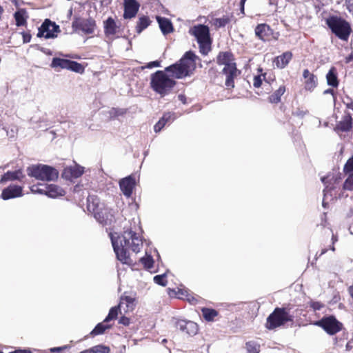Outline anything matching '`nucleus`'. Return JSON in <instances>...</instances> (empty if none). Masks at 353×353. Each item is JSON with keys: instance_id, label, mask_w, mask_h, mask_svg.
I'll return each mask as SVG.
<instances>
[{"instance_id": "1", "label": "nucleus", "mask_w": 353, "mask_h": 353, "mask_svg": "<svg viewBox=\"0 0 353 353\" xmlns=\"http://www.w3.org/2000/svg\"><path fill=\"white\" fill-rule=\"evenodd\" d=\"M195 54L189 51L179 62L166 67L164 70H157L150 75V88L161 97L171 92L176 85L173 79L189 76L196 68Z\"/></svg>"}, {"instance_id": "2", "label": "nucleus", "mask_w": 353, "mask_h": 353, "mask_svg": "<svg viewBox=\"0 0 353 353\" xmlns=\"http://www.w3.org/2000/svg\"><path fill=\"white\" fill-rule=\"evenodd\" d=\"M111 241L117 259L125 264L130 263L128 250L131 249L137 253L141 250L143 244L139 234L131 229L125 230L121 236L117 237L112 234Z\"/></svg>"}, {"instance_id": "3", "label": "nucleus", "mask_w": 353, "mask_h": 353, "mask_svg": "<svg viewBox=\"0 0 353 353\" xmlns=\"http://www.w3.org/2000/svg\"><path fill=\"white\" fill-rule=\"evenodd\" d=\"M326 24L339 39L347 42L352 32L350 23L346 20L336 17L332 16L326 19Z\"/></svg>"}, {"instance_id": "4", "label": "nucleus", "mask_w": 353, "mask_h": 353, "mask_svg": "<svg viewBox=\"0 0 353 353\" xmlns=\"http://www.w3.org/2000/svg\"><path fill=\"white\" fill-rule=\"evenodd\" d=\"M189 33L196 38L200 52L207 54L211 50L212 43L209 28L202 24L196 25L189 30Z\"/></svg>"}, {"instance_id": "5", "label": "nucleus", "mask_w": 353, "mask_h": 353, "mask_svg": "<svg viewBox=\"0 0 353 353\" xmlns=\"http://www.w3.org/2000/svg\"><path fill=\"white\" fill-rule=\"evenodd\" d=\"M27 172L29 176L41 181H54L59 176L56 169L47 165H33L28 168Z\"/></svg>"}, {"instance_id": "6", "label": "nucleus", "mask_w": 353, "mask_h": 353, "mask_svg": "<svg viewBox=\"0 0 353 353\" xmlns=\"http://www.w3.org/2000/svg\"><path fill=\"white\" fill-rule=\"evenodd\" d=\"M231 57V53L228 52L220 53L218 57V61L220 64L225 65L223 72L226 76V86L233 88L234 86V77L237 75V69L236 64L232 62Z\"/></svg>"}, {"instance_id": "7", "label": "nucleus", "mask_w": 353, "mask_h": 353, "mask_svg": "<svg viewBox=\"0 0 353 353\" xmlns=\"http://www.w3.org/2000/svg\"><path fill=\"white\" fill-rule=\"evenodd\" d=\"M288 321H292V316L289 314L288 310L284 307H276L268 317L266 327L273 330Z\"/></svg>"}, {"instance_id": "8", "label": "nucleus", "mask_w": 353, "mask_h": 353, "mask_svg": "<svg viewBox=\"0 0 353 353\" xmlns=\"http://www.w3.org/2000/svg\"><path fill=\"white\" fill-rule=\"evenodd\" d=\"M314 325L322 327L328 334L334 335L342 330L343 325L334 316H324Z\"/></svg>"}, {"instance_id": "9", "label": "nucleus", "mask_w": 353, "mask_h": 353, "mask_svg": "<svg viewBox=\"0 0 353 353\" xmlns=\"http://www.w3.org/2000/svg\"><path fill=\"white\" fill-rule=\"evenodd\" d=\"M60 32V28L50 19H46L38 30L37 37L46 39H54Z\"/></svg>"}, {"instance_id": "10", "label": "nucleus", "mask_w": 353, "mask_h": 353, "mask_svg": "<svg viewBox=\"0 0 353 353\" xmlns=\"http://www.w3.org/2000/svg\"><path fill=\"white\" fill-rule=\"evenodd\" d=\"M51 67L53 68L67 69L79 73H82L84 70L83 67L79 63L57 57L52 59Z\"/></svg>"}, {"instance_id": "11", "label": "nucleus", "mask_w": 353, "mask_h": 353, "mask_svg": "<svg viewBox=\"0 0 353 353\" xmlns=\"http://www.w3.org/2000/svg\"><path fill=\"white\" fill-rule=\"evenodd\" d=\"M72 27L75 31L81 30L84 34H90L94 33L96 23L92 19H76L72 22Z\"/></svg>"}, {"instance_id": "12", "label": "nucleus", "mask_w": 353, "mask_h": 353, "mask_svg": "<svg viewBox=\"0 0 353 353\" xmlns=\"http://www.w3.org/2000/svg\"><path fill=\"white\" fill-rule=\"evenodd\" d=\"M175 325L176 328L189 336H194L198 332L197 324L191 321L177 320L175 322Z\"/></svg>"}, {"instance_id": "13", "label": "nucleus", "mask_w": 353, "mask_h": 353, "mask_svg": "<svg viewBox=\"0 0 353 353\" xmlns=\"http://www.w3.org/2000/svg\"><path fill=\"white\" fill-rule=\"evenodd\" d=\"M124 13L123 18H134L139 9L140 5L137 0H123Z\"/></svg>"}, {"instance_id": "14", "label": "nucleus", "mask_w": 353, "mask_h": 353, "mask_svg": "<svg viewBox=\"0 0 353 353\" xmlns=\"http://www.w3.org/2000/svg\"><path fill=\"white\" fill-rule=\"evenodd\" d=\"M119 186L123 194L129 198L131 196L135 186V179L132 176L123 178L120 181Z\"/></svg>"}, {"instance_id": "15", "label": "nucleus", "mask_w": 353, "mask_h": 353, "mask_svg": "<svg viewBox=\"0 0 353 353\" xmlns=\"http://www.w3.org/2000/svg\"><path fill=\"white\" fill-rule=\"evenodd\" d=\"M84 172V168L77 164L74 166H70L65 168L63 171V176L68 179L72 180V179H77L80 177Z\"/></svg>"}, {"instance_id": "16", "label": "nucleus", "mask_w": 353, "mask_h": 353, "mask_svg": "<svg viewBox=\"0 0 353 353\" xmlns=\"http://www.w3.org/2000/svg\"><path fill=\"white\" fill-rule=\"evenodd\" d=\"M22 196V187L16 185H11L3 190L1 197L3 200L19 197Z\"/></svg>"}, {"instance_id": "17", "label": "nucleus", "mask_w": 353, "mask_h": 353, "mask_svg": "<svg viewBox=\"0 0 353 353\" xmlns=\"http://www.w3.org/2000/svg\"><path fill=\"white\" fill-rule=\"evenodd\" d=\"M156 19L163 34L166 35L173 32L174 28L169 19L160 16H157Z\"/></svg>"}, {"instance_id": "18", "label": "nucleus", "mask_w": 353, "mask_h": 353, "mask_svg": "<svg viewBox=\"0 0 353 353\" xmlns=\"http://www.w3.org/2000/svg\"><path fill=\"white\" fill-rule=\"evenodd\" d=\"M352 128V118L350 114L345 115L336 128V132H348Z\"/></svg>"}, {"instance_id": "19", "label": "nucleus", "mask_w": 353, "mask_h": 353, "mask_svg": "<svg viewBox=\"0 0 353 353\" xmlns=\"http://www.w3.org/2000/svg\"><path fill=\"white\" fill-rule=\"evenodd\" d=\"M303 76L305 79V88L307 90H313L317 85V78L310 73L307 69L304 70Z\"/></svg>"}, {"instance_id": "20", "label": "nucleus", "mask_w": 353, "mask_h": 353, "mask_svg": "<svg viewBox=\"0 0 353 353\" xmlns=\"http://www.w3.org/2000/svg\"><path fill=\"white\" fill-rule=\"evenodd\" d=\"M87 208L88 210L92 214L102 210L101 205L97 196L94 195H90L88 196Z\"/></svg>"}, {"instance_id": "21", "label": "nucleus", "mask_w": 353, "mask_h": 353, "mask_svg": "<svg viewBox=\"0 0 353 353\" xmlns=\"http://www.w3.org/2000/svg\"><path fill=\"white\" fill-rule=\"evenodd\" d=\"M292 57V54L290 52H285L281 55L276 57L274 60V63L278 68L282 69L287 66Z\"/></svg>"}, {"instance_id": "22", "label": "nucleus", "mask_w": 353, "mask_h": 353, "mask_svg": "<svg viewBox=\"0 0 353 353\" xmlns=\"http://www.w3.org/2000/svg\"><path fill=\"white\" fill-rule=\"evenodd\" d=\"M65 192L59 186L54 184H50L46 186V194L50 198H57L64 196Z\"/></svg>"}, {"instance_id": "23", "label": "nucleus", "mask_w": 353, "mask_h": 353, "mask_svg": "<svg viewBox=\"0 0 353 353\" xmlns=\"http://www.w3.org/2000/svg\"><path fill=\"white\" fill-rule=\"evenodd\" d=\"M14 18L16 21L17 26H23L26 25L28 15L26 10L21 8L14 12Z\"/></svg>"}, {"instance_id": "24", "label": "nucleus", "mask_w": 353, "mask_h": 353, "mask_svg": "<svg viewBox=\"0 0 353 353\" xmlns=\"http://www.w3.org/2000/svg\"><path fill=\"white\" fill-rule=\"evenodd\" d=\"M270 28L269 26L266 24H259L255 28L256 36L263 41L267 39V37L270 34Z\"/></svg>"}, {"instance_id": "25", "label": "nucleus", "mask_w": 353, "mask_h": 353, "mask_svg": "<svg viewBox=\"0 0 353 353\" xmlns=\"http://www.w3.org/2000/svg\"><path fill=\"white\" fill-rule=\"evenodd\" d=\"M117 26L112 17H108L104 21L105 33L107 35H114L117 32Z\"/></svg>"}, {"instance_id": "26", "label": "nucleus", "mask_w": 353, "mask_h": 353, "mask_svg": "<svg viewBox=\"0 0 353 353\" xmlns=\"http://www.w3.org/2000/svg\"><path fill=\"white\" fill-rule=\"evenodd\" d=\"M327 83L329 85L336 88L339 85L336 68L332 67L326 74Z\"/></svg>"}, {"instance_id": "27", "label": "nucleus", "mask_w": 353, "mask_h": 353, "mask_svg": "<svg viewBox=\"0 0 353 353\" xmlns=\"http://www.w3.org/2000/svg\"><path fill=\"white\" fill-rule=\"evenodd\" d=\"M151 23V21L148 16H141L139 18L136 26V31L140 34L143 30L147 28Z\"/></svg>"}, {"instance_id": "28", "label": "nucleus", "mask_w": 353, "mask_h": 353, "mask_svg": "<svg viewBox=\"0 0 353 353\" xmlns=\"http://www.w3.org/2000/svg\"><path fill=\"white\" fill-rule=\"evenodd\" d=\"M21 174L20 170L10 172L8 171L5 173L1 178L0 183L2 184L6 183L9 181H14L18 179Z\"/></svg>"}, {"instance_id": "29", "label": "nucleus", "mask_w": 353, "mask_h": 353, "mask_svg": "<svg viewBox=\"0 0 353 353\" xmlns=\"http://www.w3.org/2000/svg\"><path fill=\"white\" fill-rule=\"evenodd\" d=\"M110 352V349L109 347L104 345H97L79 353H109Z\"/></svg>"}, {"instance_id": "30", "label": "nucleus", "mask_w": 353, "mask_h": 353, "mask_svg": "<svg viewBox=\"0 0 353 353\" xmlns=\"http://www.w3.org/2000/svg\"><path fill=\"white\" fill-rule=\"evenodd\" d=\"M107 323L108 322H104L103 321V322L98 323L90 332V335L97 336L103 334L106 330L111 327V325L107 324Z\"/></svg>"}, {"instance_id": "31", "label": "nucleus", "mask_w": 353, "mask_h": 353, "mask_svg": "<svg viewBox=\"0 0 353 353\" xmlns=\"http://www.w3.org/2000/svg\"><path fill=\"white\" fill-rule=\"evenodd\" d=\"M285 86H280L272 95L270 96L269 100L271 103H277L281 101V96L285 93Z\"/></svg>"}, {"instance_id": "32", "label": "nucleus", "mask_w": 353, "mask_h": 353, "mask_svg": "<svg viewBox=\"0 0 353 353\" xmlns=\"http://www.w3.org/2000/svg\"><path fill=\"white\" fill-rule=\"evenodd\" d=\"M202 314L203 318L208 321H211L214 319L215 316H217L218 313L215 310L210 309V308H203L202 309Z\"/></svg>"}, {"instance_id": "33", "label": "nucleus", "mask_w": 353, "mask_h": 353, "mask_svg": "<svg viewBox=\"0 0 353 353\" xmlns=\"http://www.w3.org/2000/svg\"><path fill=\"white\" fill-rule=\"evenodd\" d=\"M120 307H121V303L118 306L112 307L110 310L108 316L104 319V322H109L110 321H111L112 319H117L118 314H119V311L120 310Z\"/></svg>"}, {"instance_id": "34", "label": "nucleus", "mask_w": 353, "mask_h": 353, "mask_svg": "<svg viewBox=\"0 0 353 353\" xmlns=\"http://www.w3.org/2000/svg\"><path fill=\"white\" fill-rule=\"evenodd\" d=\"M94 218L97 220L98 222L103 225H107L108 223V217H105V213L101 210L97 211L93 214Z\"/></svg>"}, {"instance_id": "35", "label": "nucleus", "mask_w": 353, "mask_h": 353, "mask_svg": "<svg viewBox=\"0 0 353 353\" xmlns=\"http://www.w3.org/2000/svg\"><path fill=\"white\" fill-rule=\"evenodd\" d=\"M46 186L45 185H34L30 188L31 192L35 194H46Z\"/></svg>"}, {"instance_id": "36", "label": "nucleus", "mask_w": 353, "mask_h": 353, "mask_svg": "<svg viewBox=\"0 0 353 353\" xmlns=\"http://www.w3.org/2000/svg\"><path fill=\"white\" fill-rule=\"evenodd\" d=\"M343 188L346 190H353V172L350 173L343 183Z\"/></svg>"}, {"instance_id": "37", "label": "nucleus", "mask_w": 353, "mask_h": 353, "mask_svg": "<svg viewBox=\"0 0 353 353\" xmlns=\"http://www.w3.org/2000/svg\"><path fill=\"white\" fill-rule=\"evenodd\" d=\"M141 261L147 269H151L153 267L154 260L150 255H147L145 257L141 258Z\"/></svg>"}, {"instance_id": "38", "label": "nucleus", "mask_w": 353, "mask_h": 353, "mask_svg": "<svg viewBox=\"0 0 353 353\" xmlns=\"http://www.w3.org/2000/svg\"><path fill=\"white\" fill-rule=\"evenodd\" d=\"M228 23V18H216L213 19L212 24L216 28H221L224 27L227 23Z\"/></svg>"}, {"instance_id": "39", "label": "nucleus", "mask_w": 353, "mask_h": 353, "mask_svg": "<svg viewBox=\"0 0 353 353\" xmlns=\"http://www.w3.org/2000/svg\"><path fill=\"white\" fill-rule=\"evenodd\" d=\"M165 277H166L165 274L156 275L154 277L153 280L155 283L160 285L161 286H165L167 285V280H166Z\"/></svg>"}, {"instance_id": "40", "label": "nucleus", "mask_w": 353, "mask_h": 353, "mask_svg": "<svg viewBox=\"0 0 353 353\" xmlns=\"http://www.w3.org/2000/svg\"><path fill=\"white\" fill-rule=\"evenodd\" d=\"M176 119L175 113L174 112H166L161 117V120L165 122V124L167 123H171Z\"/></svg>"}, {"instance_id": "41", "label": "nucleus", "mask_w": 353, "mask_h": 353, "mask_svg": "<svg viewBox=\"0 0 353 353\" xmlns=\"http://www.w3.org/2000/svg\"><path fill=\"white\" fill-rule=\"evenodd\" d=\"M248 353H259V346L253 342H248L246 343Z\"/></svg>"}, {"instance_id": "42", "label": "nucleus", "mask_w": 353, "mask_h": 353, "mask_svg": "<svg viewBox=\"0 0 353 353\" xmlns=\"http://www.w3.org/2000/svg\"><path fill=\"white\" fill-rule=\"evenodd\" d=\"M343 170L345 173L353 172V156L350 158L345 164Z\"/></svg>"}, {"instance_id": "43", "label": "nucleus", "mask_w": 353, "mask_h": 353, "mask_svg": "<svg viewBox=\"0 0 353 353\" xmlns=\"http://www.w3.org/2000/svg\"><path fill=\"white\" fill-rule=\"evenodd\" d=\"M310 307L314 310H321L323 307V305L318 301H312L310 303Z\"/></svg>"}, {"instance_id": "44", "label": "nucleus", "mask_w": 353, "mask_h": 353, "mask_svg": "<svg viewBox=\"0 0 353 353\" xmlns=\"http://www.w3.org/2000/svg\"><path fill=\"white\" fill-rule=\"evenodd\" d=\"M262 83V77L261 75H257L254 77L253 80V85L255 88H259Z\"/></svg>"}, {"instance_id": "45", "label": "nucleus", "mask_w": 353, "mask_h": 353, "mask_svg": "<svg viewBox=\"0 0 353 353\" xmlns=\"http://www.w3.org/2000/svg\"><path fill=\"white\" fill-rule=\"evenodd\" d=\"M165 125V122L160 119L154 126V130L156 132H159Z\"/></svg>"}, {"instance_id": "46", "label": "nucleus", "mask_w": 353, "mask_h": 353, "mask_svg": "<svg viewBox=\"0 0 353 353\" xmlns=\"http://www.w3.org/2000/svg\"><path fill=\"white\" fill-rule=\"evenodd\" d=\"M345 6L349 12L353 14V0H345Z\"/></svg>"}, {"instance_id": "47", "label": "nucleus", "mask_w": 353, "mask_h": 353, "mask_svg": "<svg viewBox=\"0 0 353 353\" xmlns=\"http://www.w3.org/2000/svg\"><path fill=\"white\" fill-rule=\"evenodd\" d=\"M69 348L68 345H63L61 347H52L50 349V352H60L62 350H66Z\"/></svg>"}, {"instance_id": "48", "label": "nucleus", "mask_w": 353, "mask_h": 353, "mask_svg": "<svg viewBox=\"0 0 353 353\" xmlns=\"http://www.w3.org/2000/svg\"><path fill=\"white\" fill-rule=\"evenodd\" d=\"M23 41L24 43H29L31 40V34L28 32H22Z\"/></svg>"}, {"instance_id": "49", "label": "nucleus", "mask_w": 353, "mask_h": 353, "mask_svg": "<svg viewBox=\"0 0 353 353\" xmlns=\"http://www.w3.org/2000/svg\"><path fill=\"white\" fill-rule=\"evenodd\" d=\"M123 301L126 302L128 306H129V305H132L134 303V299L130 296H125L124 299H122L120 303L121 305L123 303Z\"/></svg>"}, {"instance_id": "50", "label": "nucleus", "mask_w": 353, "mask_h": 353, "mask_svg": "<svg viewBox=\"0 0 353 353\" xmlns=\"http://www.w3.org/2000/svg\"><path fill=\"white\" fill-rule=\"evenodd\" d=\"M160 66V62L158 61H154L148 63L146 65V68H152L154 67H159Z\"/></svg>"}, {"instance_id": "51", "label": "nucleus", "mask_w": 353, "mask_h": 353, "mask_svg": "<svg viewBox=\"0 0 353 353\" xmlns=\"http://www.w3.org/2000/svg\"><path fill=\"white\" fill-rule=\"evenodd\" d=\"M119 323L123 325H128L130 324V319L128 317L122 316L119 319Z\"/></svg>"}, {"instance_id": "52", "label": "nucleus", "mask_w": 353, "mask_h": 353, "mask_svg": "<svg viewBox=\"0 0 353 353\" xmlns=\"http://www.w3.org/2000/svg\"><path fill=\"white\" fill-rule=\"evenodd\" d=\"M123 113V112L122 110H117L116 109H112L110 111V114H113L114 116H117V115H119V114H122Z\"/></svg>"}, {"instance_id": "53", "label": "nucleus", "mask_w": 353, "mask_h": 353, "mask_svg": "<svg viewBox=\"0 0 353 353\" xmlns=\"http://www.w3.org/2000/svg\"><path fill=\"white\" fill-rule=\"evenodd\" d=\"M294 114L298 117H303L305 113V112H303L302 110H297Z\"/></svg>"}, {"instance_id": "54", "label": "nucleus", "mask_w": 353, "mask_h": 353, "mask_svg": "<svg viewBox=\"0 0 353 353\" xmlns=\"http://www.w3.org/2000/svg\"><path fill=\"white\" fill-rule=\"evenodd\" d=\"M178 98L183 103H186V98L184 95L183 94H179L178 96Z\"/></svg>"}, {"instance_id": "55", "label": "nucleus", "mask_w": 353, "mask_h": 353, "mask_svg": "<svg viewBox=\"0 0 353 353\" xmlns=\"http://www.w3.org/2000/svg\"><path fill=\"white\" fill-rule=\"evenodd\" d=\"M246 0H241L240 6H241V11L242 13L244 12V5L245 3Z\"/></svg>"}, {"instance_id": "56", "label": "nucleus", "mask_w": 353, "mask_h": 353, "mask_svg": "<svg viewBox=\"0 0 353 353\" xmlns=\"http://www.w3.org/2000/svg\"><path fill=\"white\" fill-rule=\"evenodd\" d=\"M323 94H334V90L332 89H327V90H325L323 92Z\"/></svg>"}, {"instance_id": "57", "label": "nucleus", "mask_w": 353, "mask_h": 353, "mask_svg": "<svg viewBox=\"0 0 353 353\" xmlns=\"http://www.w3.org/2000/svg\"><path fill=\"white\" fill-rule=\"evenodd\" d=\"M347 108L353 110V101L346 104Z\"/></svg>"}, {"instance_id": "58", "label": "nucleus", "mask_w": 353, "mask_h": 353, "mask_svg": "<svg viewBox=\"0 0 353 353\" xmlns=\"http://www.w3.org/2000/svg\"><path fill=\"white\" fill-rule=\"evenodd\" d=\"M188 301L192 303V304H195L196 303V299H195L194 298H192L191 299H188Z\"/></svg>"}, {"instance_id": "59", "label": "nucleus", "mask_w": 353, "mask_h": 353, "mask_svg": "<svg viewBox=\"0 0 353 353\" xmlns=\"http://www.w3.org/2000/svg\"><path fill=\"white\" fill-rule=\"evenodd\" d=\"M332 243H334L335 242H336L338 241V238L336 236H334V234L332 235Z\"/></svg>"}, {"instance_id": "60", "label": "nucleus", "mask_w": 353, "mask_h": 353, "mask_svg": "<svg viewBox=\"0 0 353 353\" xmlns=\"http://www.w3.org/2000/svg\"><path fill=\"white\" fill-rule=\"evenodd\" d=\"M185 292V291H184L183 290H181V289H179V290H178V294H181V295H183Z\"/></svg>"}, {"instance_id": "61", "label": "nucleus", "mask_w": 353, "mask_h": 353, "mask_svg": "<svg viewBox=\"0 0 353 353\" xmlns=\"http://www.w3.org/2000/svg\"><path fill=\"white\" fill-rule=\"evenodd\" d=\"M72 8H70V9L69 10V14H70V15H71V14H72Z\"/></svg>"}, {"instance_id": "62", "label": "nucleus", "mask_w": 353, "mask_h": 353, "mask_svg": "<svg viewBox=\"0 0 353 353\" xmlns=\"http://www.w3.org/2000/svg\"><path fill=\"white\" fill-rule=\"evenodd\" d=\"M325 179H326V178H325V177H323V178H322V179H321V180H322L323 183H325Z\"/></svg>"}, {"instance_id": "63", "label": "nucleus", "mask_w": 353, "mask_h": 353, "mask_svg": "<svg viewBox=\"0 0 353 353\" xmlns=\"http://www.w3.org/2000/svg\"><path fill=\"white\" fill-rule=\"evenodd\" d=\"M331 250H332V251H334V250H335L334 247V246H332V247L331 248Z\"/></svg>"}, {"instance_id": "64", "label": "nucleus", "mask_w": 353, "mask_h": 353, "mask_svg": "<svg viewBox=\"0 0 353 353\" xmlns=\"http://www.w3.org/2000/svg\"><path fill=\"white\" fill-rule=\"evenodd\" d=\"M3 130L8 134V132L6 131V129L3 128Z\"/></svg>"}]
</instances>
